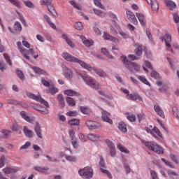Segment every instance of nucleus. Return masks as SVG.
Segmentation results:
<instances>
[{
    "label": "nucleus",
    "instance_id": "1",
    "mask_svg": "<svg viewBox=\"0 0 179 179\" xmlns=\"http://www.w3.org/2000/svg\"><path fill=\"white\" fill-rule=\"evenodd\" d=\"M62 57L66 59V61H69V62H76L77 64H79L82 68H84V69H90V67L89 66V64L87 63L78 59L76 57L73 56L72 55L64 52L62 54Z\"/></svg>",
    "mask_w": 179,
    "mask_h": 179
},
{
    "label": "nucleus",
    "instance_id": "2",
    "mask_svg": "<svg viewBox=\"0 0 179 179\" xmlns=\"http://www.w3.org/2000/svg\"><path fill=\"white\" fill-rule=\"evenodd\" d=\"M145 146L148 148L149 150H152V152H155L158 155H163V153H164V149L155 142L147 141L145 143Z\"/></svg>",
    "mask_w": 179,
    "mask_h": 179
},
{
    "label": "nucleus",
    "instance_id": "3",
    "mask_svg": "<svg viewBox=\"0 0 179 179\" xmlns=\"http://www.w3.org/2000/svg\"><path fill=\"white\" fill-rule=\"evenodd\" d=\"M80 76H81L82 79H83L85 83H87L88 86H90V87H92L93 89L96 90H98L100 87V85H99V83L96 82L91 77L83 76L82 74H80Z\"/></svg>",
    "mask_w": 179,
    "mask_h": 179
},
{
    "label": "nucleus",
    "instance_id": "4",
    "mask_svg": "<svg viewBox=\"0 0 179 179\" xmlns=\"http://www.w3.org/2000/svg\"><path fill=\"white\" fill-rule=\"evenodd\" d=\"M78 174H80L81 177H86L85 179H90L93 177V169L90 166L85 167L78 171Z\"/></svg>",
    "mask_w": 179,
    "mask_h": 179
},
{
    "label": "nucleus",
    "instance_id": "5",
    "mask_svg": "<svg viewBox=\"0 0 179 179\" xmlns=\"http://www.w3.org/2000/svg\"><path fill=\"white\" fill-rule=\"evenodd\" d=\"M27 96L29 97V99H32L33 100H36V101L41 103V104H43V106H45L46 108H50V105L48 104V102L41 98V96H36V94L31 93H27Z\"/></svg>",
    "mask_w": 179,
    "mask_h": 179
},
{
    "label": "nucleus",
    "instance_id": "6",
    "mask_svg": "<svg viewBox=\"0 0 179 179\" xmlns=\"http://www.w3.org/2000/svg\"><path fill=\"white\" fill-rule=\"evenodd\" d=\"M85 125L90 130H93V129H99L101 126L100 124L97 123V122H94L92 120H87L85 122Z\"/></svg>",
    "mask_w": 179,
    "mask_h": 179
},
{
    "label": "nucleus",
    "instance_id": "7",
    "mask_svg": "<svg viewBox=\"0 0 179 179\" xmlns=\"http://www.w3.org/2000/svg\"><path fill=\"white\" fill-rule=\"evenodd\" d=\"M17 46L20 52H21V54L23 55L24 58L25 59H27V61H30V57H29V55H26V52H29V50H27V49L22 48V42H17Z\"/></svg>",
    "mask_w": 179,
    "mask_h": 179
},
{
    "label": "nucleus",
    "instance_id": "8",
    "mask_svg": "<svg viewBox=\"0 0 179 179\" xmlns=\"http://www.w3.org/2000/svg\"><path fill=\"white\" fill-rule=\"evenodd\" d=\"M160 40L165 41L166 47L168 48H171V36L169 34H165L164 36H161Z\"/></svg>",
    "mask_w": 179,
    "mask_h": 179
},
{
    "label": "nucleus",
    "instance_id": "9",
    "mask_svg": "<svg viewBox=\"0 0 179 179\" xmlns=\"http://www.w3.org/2000/svg\"><path fill=\"white\" fill-rule=\"evenodd\" d=\"M104 159H103L102 157L100 158V162H99V167H100V170L102 173H103L104 174H106V176L109 178H113V176L111 175V173H110V171H108L106 169H103V167H104Z\"/></svg>",
    "mask_w": 179,
    "mask_h": 179
},
{
    "label": "nucleus",
    "instance_id": "10",
    "mask_svg": "<svg viewBox=\"0 0 179 179\" xmlns=\"http://www.w3.org/2000/svg\"><path fill=\"white\" fill-rule=\"evenodd\" d=\"M127 17L133 24H138V20L135 16V14L132 13L131 10H127L126 12Z\"/></svg>",
    "mask_w": 179,
    "mask_h": 179
},
{
    "label": "nucleus",
    "instance_id": "11",
    "mask_svg": "<svg viewBox=\"0 0 179 179\" xmlns=\"http://www.w3.org/2000/svg\"><path fill=\"white\" fill-rule=\"evenodd\" d=\"M103 38L105 40H109L110 41H112V43H115V44L120 43V39L110 35V34L107 32H103Z\"/></svg>",
    "mask_w": 179,
    "mask_h": 179
},
{
    "label": "nucleus",
    "instance_id": "12",
    "mask_svg": "<svg viewBox=\"0 0 179 179\" xmlns=\"http://www.w3.org/2000/svg\"><path fill=\"white\" fill-rule=\"evenodd\" d=\"M89 66L90 67V69H87V71H94V72H95V73L98 75V76H100L101 78H106V76H107V74L106 73V72L103 71L102 70L93 68L90 64H89Z\"/></svg>",
    "mask_w": 179,
    "mask_h": 179
},
{
    "label": "nucleus",
    "instance_id": "13",
    "mask_svg": "<svg viewBox=\"0 0 179 179\" xmlns=\"http://www.w3.org/2000/svg\"><path fill=\"white\" fill-rule=\"evenodd\" d=\"M101 118L105 122H108V124H113V120L110 119V113L106 110H103Z\"/></svg>",
    "mask_w": 179,
    "mask_h": 179
},
{
    "label": "nucleus",
    "instance_id": "14",
    "mask_svg": "<svg viewBox=\"0 0 179 179\" xmlns=\"http://www.w3.org/2000/svg\"><path fill=\"white\" fill-rule=\"evenodd\" d=\"M136 16L137 17V18L140 22V24H141V26L146 25V17H145V15H143V13H136Z\"/></svg>",
    "mask_w": 179,
    "mask_h": 179
},
{
    "label": "nucleus",
    "instance_id": "15",
    "mask_svg": "<svg viewBox=\"0 0 179 179\" xmlns=\"http://www.w3.org/2000/svg\"><path fill=\"white\" fill-rule=\"evenodd\" d=\"M128 64L129 66H127V68L129 69V71H131L132 72H134V71H136V72H139V69H141V66H139V65L132 62H128Z\"/></svg>",
    "mask_w": 179,
    "mask_h": 179
},
{
    "label": "nucleus",
    "instance_id": "16",
    "mask_svg": "<svg viewBox=\"0 0 179 179\" xmlns=\"http://www.w3.org/2000/svg\"><path fill=\"white\" fill-rule=\"evenodd\" d=\"M7 103L8 104H13L14 106H22L24 108H27V105L26 103H24L23 102H20L17 100L15 99H8Z\"/></svg>",
    "mask_w": 179,
    "mask_h": 179
},
{
    "label": "nucleus",
    "instance_id": "17",
    "mask_svg": "<svg viewBox=\"0 0 179 179\" xmlns=\"http://www.w3.org/2000/svg\"><path fill=\"white\" fill-rule=\"evenodd\" d=\"M64 94L66 96H70V97H73V96H76L77 97H79L80 96V93L74 91L73 90H66L64 91Z\"/></svg>",
    "mask_w": 179,
    "mask_h": 179
},
{
    "label": "nucleus",
    "instance_id": "18",
    "mask_svg": "<svg viewBox=\"0 0 179 179\" xmlns=\"http://www.w3.org/2000/svg\"><path fill=\"white\" fill-rule=\"evenodd\" d=\"M154 110L155 113L159 115V117H161V118H164V112H163V110H162V108L159 106V105L155 104L154 106Z\"/></svg>",
    "mask_w": 179,
    "mask_h": 179
},
{
    "label": "nucleus",
    "instance_id": "19",
    "mask_svg": "<svg viewBox=\"0 0 179 179\" xmlns=\"http://www.w3.org/2000/svg\"><path fill=\"white\" fill-rule=\"evenodd\" d=\"M64 72L66 79H72L73 77V73H72V70L69 69L68 67H65L64 69Z\"/></svg>",
    "mask_w": 179,
    "mask_h": 179
},
{
    "label": "nucleus",
    "instance_id": "20",
    "mask_svg": "<svg viewBox=\"0 0 179 179\" xmlns=\"http://www.w3.org/2000/svg\"><path fill=\"white\" fill-rule=\"evenodd\" d=\"M34 170L36 171H38V173H45L47 171H48L49 168L47 166H34Z\"/></svg>",
    "mask_w": 179,
    "mask_h": 179
},
{
    "label": "nucleus",
    "instance_id": "21",
    "mask_svg": "<svg viewBox=\"0 0 179 179\" xmlns=\"http://www.w3.org/2000/svg\"><path fill=\"white\" fill-rule=\"evenodd\" d=\"M33 71L39 75H45V76H48V73L37 66L32 67Z\"/></svg>",
    "mask_w": 179,
    "mask_h": 179
},
{
    "label": "nucleus",
    "instance_id": "22",
    "mask_svg": "<svg viewBox=\"0 0 179 179\" xmlns=\"http://www.w3.org/2000/svg\"><path fill=\"white\" fill-rule=\"evenodd\" d=\"M20 115L27 122H33V119H31V117H30L25 111H21L20 113Z\"/></svg>",
    "mask_w": 179,
    "mask_h": 179
},
{
    "label": "nucleus",
    "instance_id": "23",
    "mask_svg": "<svg viewBox=\"0 0 179 179\" xmlns=\"http://www.w3.org/2000/svg\"><path fill=\"white\" fill-rule=\"evenodd\" d=\"M118 129L123 134L127 133L128 131V129H127V124L124 122H120L118 124Z\"/></svg>",
    "mask_w": 179,
    "mask_h": 179
},
{
    "label": "nucleus",
    "instance_id": "24",
    "mask_svg": "<svg viewBox=\"0 0 179 179\" xmlns=\"http://www.w3.org/2000/svg\"><path fill=\"white\" fill-rule=\"evenodd\" d=\"M87 139L90 141H92V142H96L97 141L98 139H99L100 136L96 134H89L87 135Z\"/></svg>",
    "mask_w": 179,
    "mask_h": 179
},
{
    "label": "nucleus",
    "instance_id": "25",
    "mask_svg": "<svg viewBox=\"0 0 179 179\" xmlns=\"http://www.w3.org/2000/svg\"><path fill=\"white\" fill-rule=\"evenodd\" d=\"M2 171L4 173V174H12V173H17V169L10 167H6L3 169Z\"/></svg>",
    "mask_w": 179,
    "mask_h": 179
},
{
    "label": "nucleus",
    "instance_id": "26",
    "mask_svg": "<svg viewBox=\"0 0 179 179\" xmlns=\"http://www.w3.org/2000/svg\"><path fill=\"white\" fill-rule=\"evenodd\" d=\"M11 129H12V131H13L14 132H16V134H18L19 135H20V134H22V127H20V126H19L16 123H15L12 125Z\"/></svg>",
    "mask_w": 179,
    "mask_h": 179
},
{
    "label": "nucleus",
    "instance_id": "27",
    "mask_svg": "<svg viewBox=\"0 0 179 179\" xmlns=\"http://www.w3.org/2000/svg\"><path fill=\"white\" fill-rule=\"evenodd\" d=\"M34 131L38 138L41 139H43V135L41 134V127H40V124L38 123H36L35 127H34Z\"/></svg>",
    "mask_w": 179,
    "mask_h": 179
},
{
    "label": "nucleus",
    "instance_id": "28",
    "mask_svg": "<svg viewBox=\"0 0 179 179\" xmlns=\"http://www.w3.org/2000/svg\"><path fill=\"white\" fill-rule=\"evenodd\" d=\"M164 1L166 2V6L169 8L171 10H173V9H176V8H177V5H176V3H174L173 1H171L170 0H164Z\"/></svg>",
    "mask_w": 179,
    "mask_h": 179
},
{
    "label": "nucleus",
    "instance_id": "29",
    "mask_svg": "<svg viewBox=\"0 0 179 179\" xmlns=\"http://www.w3.org/2000/svg\"><path fill=\"white\" fill-rule=\"evenodd\" d=\"M47 8H48V10H49L50 13H51V15H52L54 17H58V13H57V11L55 10V8L52 5L48 6Z\"/></svg>",
    "mask_w": 179,
    "mask_h": 179
},
{
    "label": "nucleus",
    "instance_id": "30",
    "mask_svg": "<svg viewBox=\"0 0 179 179\" xmlns=\"http://www.w3.org/2000/svg\"><path fill=\"white\" fill-rule=\"evenodd\" d=\"M82 41L83 44L86 45V47H92V45H93V44L94 43V42L92 40L86 39V38L83 36H82Z\"/></svg>",
    "mask_w": 179,
    "mask_h": 179
},
{
    "label": "nucleus",
    "instance_id": "31",
    "mask_svg": "<svg viewBox=\"0 0 179 179\" xmlns=\"http://www.w3.org/2000/svg\"><path fill=\"white\" fill-rule=\"evenodd\" d=\"M62 38H64V40H65L67 43V44L71 47V48H73L75 47V45H73V43L72 42V41H71V39H69V38H68V36H66V34H62Z\"/></svg>",
    "mask_w": 179,
    "mask_h": 179
},
{
    "label": "nucleus",
    "instance_id": "32",
    "mask_svg": "<svg viewBox=\"0 0 179 179\" xmlns=\"http://www.w3.org/2000/svg\"><path fill=\"white\" fill-rule=\"evenodd\" d=\"M1 138H4L5 139L9 138L12 134V131L8 129L1 130Z\"/></svg>",
    "mask_w": 179,
    "mask_h": 179
},
{
    "label": "nucleus",
    "instance_id": "33",
    "mask_svg": "<svg viewBox=\"0 0 179 179\" xmlns=\"http://www.w3.org/2000/svg\"><path fill=\"white\" fill-rule=\"evenodd\" d=\"M152 133L154 134V135H152V136H154V138H157V136H159V138H162L163 135L162 134V132H160V130L159 129V128L155 127L152 129ZM157 135V136H156Z\"/></svg>",
    "mask_w": 179,
    "mask_h": 179
},
{
    "label": "nucleus",
    "instance_id": "34",
    "mask_svg": "<svg viewBox=\"0 0 179 179\" xmlns=\"http://www.w3.org/2000/svg\"><path fill=\"white\" fill-rule=\"evenodd\" d=\"M150 5H151V8L153 12L155 13H157V12H158L159 10V3L157 2V1H152V3H150Z\"/></svg>",
    "mask_w": 179,
    "mask_h": 179
},
{
    "label": "nucleus",
    "instance_id": "35",
    "mask_svg": "<svg viewBox=\"0 0 179 179\" xmlns=\"http://www.w3.org/2000/svg\"><path fill=\"white\" fill-rule=\"evenodd\" d=\"M23 132H24L25 136H27V138L33 137V131L31 130L27 129V127H24Z\"/></svg>",
    "mask_w": 179,
    "mask_h": 179
},
{
    "label": "nucleus",
    "instance_id": "36",
    "mask_svg": "<svg viewBox=\"0 0 179 179\" xmlns=\"http://www.w3.org/2000/svg\"><path fill=\"white\" fill-rule=\"evenodd\" d=\"M57 100L59 101V106L62 108L65 107V101H64V96L62 94H59L57 96Z\"/></svg>",
    "mask_w": 179,
    "mask_h": 179
},
{
    "label": "nucleus",
    "instance_id": "37",
    "mask_svg": "<svg viewBox=\"0 0 179 179\" xmlns=\"http://www.w3.org/2000/svg\"><path fill=\"white\" fill-rule=\"evenodd\" d=\"M117 148L118 150L122 152V153H126L128 154L129 153V150H127L124 146H123L121 143H117Z\"/></svg>",
    "mask_w": 179,
    "mask_h": 179
},
{
    "label": "nucleus",
    "instance_id": "38",
    "mask_svg": "<svg viewBox=\"0 0 179 179\" xmlns=\"http://www.w3.org/2000/svg\"><path fill=\"white\" fill-rule=\"evenodd\" d=\"M66 100L67 104H69V106H70L71 107H75L76 106V102L75 101V99H73V98L67 97Z\"/></svg>",
    "mask_w": 179,
    "mask_h": 179
},
{
    "label": "nucleus",
    "instance_id": "39",
    "mask_svg": "<svg viewBox=\"0 0 179 179\" xmlns=\"http://www.w3.org/2000/svg\"><path fill=\"white\" fill-rule=\"evenodd\" d=\"M14 30L15 33H20V31H22V24L19 22H16L14 24Z\"/></svg>",
    "mask_w": 179,
    "mask_h": 179
},
{
    "label": "nucleus",
    "instance_id": "40",
    "mask_svg": "<svg viewBox=\"0 0 179 179\" xmlns=\"http://www.w3.org/2000/svg\"><path fill=\"white\" fill-rule=\"evenodd\" d=\"M139 95L136 94H129L127 99L128 100H131L132 101H135L139 99Z\"/></svg>",
    "mask_w": 179,
    "mask_h": 179
},
{
    "label": "nucleus",
    "instance_id": "41",
    "mask_svg": "<svg viewBox=\"0 0 179 179\" xmlns=\"http://www.w3.org/2000/svg\"><path fill=\"white\" fill-rule=\"evenodd\" d=\"M101 52H102V54L106 55L107 57V58H108V59H113V55H110V52H108V50H107V48H102Z\"/></svg>",
    "mask_w": 179,
    "mask_h": 179
},
{
    "label": "nucleus",
    "instance_id": "42",
    "mask_svg": "<svg viewBox=\"0 0 179 179\" xmlns=\"http://www.w3.org/2000/svg\"><path fill=\"white\" fill-rule=\"evenodd\" d=\"M80 110L83 114H90V108L87 106H80Z\"/></svg>",
    "mask_w": 179,
    "mask_h": 179
},
{
    "label": "nucleus",
    "instance_id": "43",
    "mask_svg": "<svg viewBox=\"0 0 179 179\" xmlns=\"http://www.w3.org/2000/svg\"><path fill=\"white\" fill-rule=\"evenodd\" d=\"M78 138L80 142H82L83 143H85V142H87V138H86V136L83 134V133L78 134Z\"/></svg>",
    "mask_w": 179,
    "mask_h": 179
},
{
    "label": "nucleus",
    "instance_id": "44",
    "mask_svg": "<svg viewBox=\"0 0 179 179\" xmlns=\"http://www.w3.org/2000/svg\"><path fill=\"white\" fill-rule=\"evenodd\" d=\"M41 82L42 85L45 86V87H50L52 85L49 81L46 80L45 78H44V77H41Z\"/></svg>",
    "mask_w": 179,
    "mask_h": 179
},
{
    "label": "nucleus",
    "instance_id": "45",
    "mask_svg": "<svg viewBox=\"0 0 179 179\" xmlns=\"http://www.w3.org/2000/svg\"><path fill=\"white\" fill-rule=\"evenodd\" d=\"M79 124H80V122L79 120V119H72L71 120L69 121V125H79Z\"/></svg>",
    "mask_w": 179,
    "mask_h": 179
},
{
    "label": "nucleus",
    "instance_id": "46",
    "mask_svg": "<svg viewBox=\"0 0 179 179\" xmlns=\"http://www.w3.org/2000/svg\"><path fill=\"white\" fill-rule=\"evenodd\" d=\"M40 4L45 5L46 6H50L52 5V0H41Z\"/></svg>",
    "mask_w": 179,
    "mask_h": 179
},
{
    "label": "nucleus",
    "instance_id": "47",
    "mask_svg": "<svg viewBox=\"0 0 179 179\" xmlns=\"http://www.w3.org/2000/svg\"><path fill=\"white\" fill-rule=\"evenodd\" d=\"M138 79H139L141 82H142V83H144V85H147V86H150V83H149V81H148V79H146L145 77L138 76Z\"/></svg>",
    "mask_w": 179,
    "mask_h": 179
},
{
    "label": "nucleus",
    "instance_id": "48",
    "mask_svg": "<svg viewBox=\"0 0 179 179\" xmlns=\"http://www.w3.org/2000/svg\"><path fill=\"white\" fill-rule=\"evenodd\" d=\"M70 3L76 8V9H78V10H82V6L80 4L75 2V1H70Z\"/></svg>",
    "mask_w": 179,
    "mask_h": 179
},
{
    "label": "nucleus",
    "instance_id": "49",
    "mask_svg": "<svg viewBox=\"0 0 179 179\" xmlns=\"http://www.w3.org/2000/svg\"><path fill=\"white\" fill-rule=\"evenodd\" d=\"M106 143L108 148H109V150L113 149L115 148V145H114V143H113V141H111V140H110V139H106Z\"/></svg>",
    "mask_w": 179,
    "mask_h": 179
},
{
    "label": "nucleus",
    "instance_id": "50",
    "mask_svg": "<svg viewBox=\"0 0 179 179\" xmlns=\"http://www.w3.org/2000/svg\"><path fill=\"white\" fill-rule=\"evenodd\" d=\"M134 52L137 57H141V55H142V46L138 45L137 48L135 49Z\"/></svg>",
    "mask_w": 179,
    "mask_h": 179
},
{
    "label": "nucleus",
    "instance_id": "51",
    "mask_svg": "<svg viewBox=\"0 0 179 179\" xmlns=\"http://www.w3.org/2000/svg\"><path fill=\"white\" fill-rule=\"evenodd\" d=\"M109 16H110V17H111V19H113V23L114 26H115V27H117V22H115V20H117V15H115V14L113 13L112 12H110Z\"/></svg>",
    "mask_w": 179,
    "mask_h": 179
},
{
    "label": "nucleus",
    "instance_id": "52",
    "mask_svg": "<svg viewBox=\"0 0 179 179\" xmlns=\"http://www.w3.org/2000/svg\"><path fill=\"white\" fill-rule=\"evenodd\" d=\"M49 92L50 93V94H55V93H58V88L54 87V85H51L49 87Z\"/></svg>",
    "mask_w": 179,
    "mask_h": 179
},
{
    "label": "nucleus",
    "instance_id": "53",
    "mask_svg": "<svg viewBox=\"0 0 179 179\" xmlns=\"http://www.w3.org/2000/svg\"><path fill=\"white\" fill-rule=\"evenodd\" d=\"M66 115H67V117H78V111L76 110L69 111L66 113Z\"/></svg>",
    "mask_w": 179,
    "mask_h": 179
},
{
    "label": "nucleus",
    "instance_id": "54",
    "mask_svg": "<svg viewBox=\"0 0 179 179\" xmlns=\"http://www.w3.org/2000/svg\"><path fill=\"white\" fill-rule=\"evenodd\" d=\"M74 27L76 30H83V24H82V22H76Z\"/></svg>",
    "mask_w": 179,
    "mask_h": 179
},
{
    "label": "nucleus",
    "instance_id": "55",
    "mask_svg": "<svg viewBox=\"0 0 179 179\" xmlns=\"http://www.w3.org/2000/svg\"><path fill=\"white\" fill-rule=\"evenodd\" d=\"M71 145L74 149H78L79 148V143L78 142V139L74 138L71 140Z\"/></svg>",
    "mask_w": 179,
    "mask_h": 179
},
{
    "label": "nucleus",
    "instance_id": "56",
    "mask_svg": "<svg viewBox=\"0 0 179 179\" xmlns=\"http://www.w3.org/2000/svg\"><path fill=\"white\" fill-rule=\"evenodd\" d=\"M94 5H96V6H98V8H100V9H103V10L106 9V7L103 6L101 3H100V0H94Z\"/></svg>",
    "mask_w": 179,
    "mask_h": 179
},
{
    "label": "nucleus",
    "instance_id": "57",
    "mask_svg": "<svg viewBox=\"0 0 179 179\" xmlns=\"http://www.w3.org/2000/svg\"><path fill=\"white\" fill-rule=\"evenodd\" d=\"M65 159L68 162H76L78 159L75 156L65 155Z\"/></svg>",
    "mask_w": 179,
    "mask_h": 179
},
{
    "label": "nucleus",
    "instance_id": "58",
    "mask_svg": "<svg viewBox=\"0 0 179 179\" xmlns=\"http://www.w3.org/2000/svg\"><path fill=\"white\" fill-rule=\"evenodd\" d=\"M121 59H122L123 64H124L126 68H127V66H129V63H128V62H129L128 60V59H127V57H125V56H122Z\"/></svg>",
    "mask_w": 179,
    "mask_h": 179
},
{
    "label": "nucleus",
    "instance_id": "59",
    "mask_svg": "<svg viewBox=\"0 0 179 179\" xmlns=\"http://www.w3.org/2000/svg\"><path fill=\"white\" fill-rule=\"evenodd\" d=\"M151 78H154L155 79H159L160 78V75L157 71H152L151 73Z\"/></svg>",
    "mask_w": 179,
    "mask_h": 179
},
{
    "label": "nucleus",
    "instance_id": "60",
    "mask_svg": "<svg viewBox=\"0 0 179 179\" xmlns=\"http://www.w3.org/2000/svg\"><path fill=\"white\" fill-rule=\"evenodd\" d=\"M36 110L39 111V113H41V114H48L50 113L48 109H47L45 108H41V109H36Z\"/></svg>",
    "mask_w": 179,
    "mask_h": 179
},
{
    "label": "nucleus",
    "instance_id": "61",
    "mask_svg": "<svg viewBox=\"0 0 179 179\" xmlns=\"http://www.w3.org/2000/svg\"><path fill=\"white\" fill-rule=\"evenodd\" d=\"M6 162V158L5 157V156H2L0 158V169L3 167V166H5Z\"/></svg>",
    "mask_w": 179,
    "mask_h": 179
},
{
    "label": "nucleus",
    "instance_id": "62",
    "mask_svg": "<svg viewBox=\"0 0 179 179\" xmlns=\"http://www.w3.org/2000/svg\"><path fill=\"white\" fill-rule=\"evenodd\" d=\"M69 136H70L71 141L73 139H76V138L75 137V131L73 129L69 130Z\"/></svg>",
    "mask_w": 179,
    "mask_h": 179
},
{
    "label": "nucleus",
    "instance_id": "63",
    "mask_svg": "<svg viewBox=\"0 0 179 179\" xmlns=\"http://www.w3.org/2000/svg\"><path fill=\"white\" fill-rule=\"evenodd\" d=\"M24 3L25 6H27V8H34V4L31 3V1H24Z\"/></svg>",
    "mask_w": 179,
    "mask_h": 179
},
{
    "label": "nucleus",
    "instance_id": "64",
    "mask_svg": "<svg viewBox=\"0 0 179 179\" xmlns=\"http://www.w3.org/2000/svg\"><path fill=\"white\" fill-rule=\"evenodd\" d=\"M150 174H151L152 179H159V178L157 177V173L154 170H152L150 171Z\"/></svg>",
    "mask_w": 179,
    "mask_h": 179
}]
</instances>
